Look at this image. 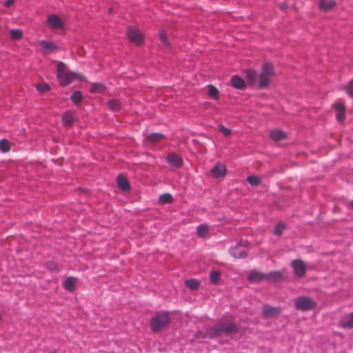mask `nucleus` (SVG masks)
Wrapping results in <instances>:
<instances>
[{
  "instance_id": "3",
  "label": "nucleus",
  "mask_w": 353,
  "mask_h": 353,
  "mask_svg": "<svg viewBox=\"0 0 353 353\" xmlns=\"http://www.w3.org/2000/svg\"><path fill=\"white\" fill-rule=\"evenodd\" d=\"M171 319L167 312H161L152 318L150 321L151 329L154 332H158L168 325Z\"/></svg>"
},
{
  "instance_id": "29",
  "label": "nucleus",
  "mask_w": 353,
  "mask_h": 353,
  "mask_svg": "<svg viewBox=\"0 0 353 353\" xmlns=\"http://www.w3.org/2000/svg\"><path fill=\"white\" fill-rule=\"evenodd\" d=\"M221 273L218 271H212L210 273V279L212 283H217L220 279Z\"/></svg>"
},
{
  "instance_id": "14",
  "label": "nucleus",
  "mask_w": 353,
  "mask_h": 353,
  "mask_svg": "<svg viewBox=\"0 0 353 353\" xmlns=\"http://www.w3.org/2000/svg\"><path fill=\"white\" fill-rule=\"evenodd\" d=\"M48 23L52 29L61 28L63 27V23L60 18L55 14H50L48 16Z\"/></svg>"
},
{
  "instance_id": "41",
  "label": "nucleus",
  "mask_w": 353,
  "mask_h": 353,
  "mask_svg": "<svg viewBox=\"0 0 353 353\" xmlns=\"http://www.w3.org/2000/svg\"><path fill=\"white\" fill-rule=\"evenodd\" d=\"M48 268L51 270V271H54V270H57V266L54 263H51L48 265Z\"/></svg>"
},
{
  "instance_id": "6",
  "label": "nucleus",
  "mask_w": 353,
  "mask_h": 353,
  "mask_svg": "<svg viewBox=\"0 0 353 353\" xmlns=\"http://www.w3.org/2000/svg\"><path fill=\"white\" fill-rule=\"evenodd\" d=\"M315 302L308 296H299L295 300V307L299 310H311L315 307Z\"/></svg>"
},
{
  "instance_id": "39",
  "label": "nucleus",
  "mask_w": 353,
  "mask_h": 353,
  "mask_svg": "<svg viewBox=\"0 0 353 353\" xmlns=\"http://www.w3.org/2000/svg\"><path fill=\"white\" fill-rule=\"evenodd\" d=\"M219 130L225 136H229L231 133V130L226 128L223 125H219Z\"/></svg>"
},
{
  "instance_id": "16",
  "label": "nucleus",
  "mask_w": 353,
  "mask_h": 353,
  "mask_svg": "<svg viewBox=\"0 0 353 353\" xmlns=\"http://www.w3.org/2000/svg\"><path fill=\"white\" fill-rule=\"evenodd\" d=\"M117 184L119 188L123 191L130 190V185L127 179L121 175H119L117 178Z\"/></svg>"
},
{
  "instance_id": "20",
  "label": "nucleus",
  "mask_w": 353,
  "mask_h": 353,
  "mask_svg": "<svg viewBox=\"0 0 353 353\" xmlns=\"http://www.w3.org/2000/svg\"><path fill=\"white\" fill-rule=\"evenodd\" d=\"M341 326L344 328L353 327V313H350L345 319L341 322Z\"/></svg>"
},
{
  "instance_id": "28",
  "label": "nucleus",
  "mask_w": 353,
  "mask_h": 353,
  "mask_svg": "<svg viewBox=\"0 0 353 353\" xmlns=\"http://www.w3.org/2000/svg\"><path fill=\"white\" fill-rule=\"evenodd\" d=\"M159 201L161 204L169 203L172 201V197L170 194H163L159 196Z\"/></svg>"
},
{
  "instance_id": "1",
  "label": "nucleus",
  "mask_w": 353,
  "mask_h": 353,
  "mask_svg": "<svg viewBox=\"0 0 353 353\" xmlns=\"http://www.w3.org/2000/svg\"><path fill=\"white\" fill-rule=\"evenodd\" d=\"M238 334H242L241 327L230 320H225L209 327L205 333L203 331H198L194 340H199L205 337L210 339L230 337L232 339L236 337Z\"/></svg>"
},
{
  "instance_id": "19",
  "label": "nucleus",
  "mask_w": 353,
  "mask_h": 353,
  "mask_svg": "<svg viewBox=\"0 0 353 353\" xmlns=\"http://www.w3.org/2000/svg\"><path fill=\"white\" fill-rule=\"evenodd\" d=\"M319 8L323 11H327L335 6V2L330 0H320Z\"/></svg>"
},
{
  "instance_id": "12",
  "label": "nucleus",
  "mask_w": 353,
  "mask_h": 353,
  "mask_svg": "<svg viewBox=\"0 0 353 353\" xmlns=\"http://www.w3.org/2000/svg\"><path fill=\"white\" fill-rule=\"evenodd\" d=\"M210 174L211 176L214 178L224 177L226 174V168L223 164L217 163L211 170Z\"/></svg>"
},
{
  "instance_id": "37",
  "label": "nucleus",
  "mask_w": 353,
  "mask_h": 353,
  "mask_svg": "<svg viewBox=\"0 0 353 353\" xmlns=\"http://www.w3.org/2000/svg\"><path fill=\"white\" fill-rule=\"evenodd\" d=\"M37 89L40 92H45L50 90V87L47 83L38 84Z\"/></svg>"
},
{
  "instance_id": "21",
  "label": "nucleus",
  "mask_w": 353,
  "mask_h": 353,
  "mask_svg": "<svg viewBox=\"0 0 353 353\" xmlns=\"http://www.w3.org/2000/svg\"><path fill=\"white\" fill-rule=\"evenodd\" d=\"M285 137L286 134L283 132L279 130H274L270 132V137L274 141L282 140L285 139Z\"/></svg>"
},
{
  "instance_id": "43",
  "label": "nucleus",
  "mask_w": 353,
  "mask_h": 353,
  "mask_svg": "<svg viewBox=\"0 0 353 353\" xmlns=\"http://www.w3.org/2000/svg\"><path fill=\"white\" fill-rule=\"evenodd\" d=\"M288 8V6L286 5V3H282L280 5V8L283 10H285V9H287Z\"/></svg>"
},
{
  "instance_id": "36",
  "label": "nucleus",
  "mask_w": 353,
  "mask_h": 353,
  "mask_svg": "<svg viewBox=\"0 0 353 353\" xmlns=\"http://www.w3.org/2000/svg\"><path fill=\"white\" fill-rule=\"evenodd\" d=\"M74 282L72 278H68L64 283V287L65 289L72 291L74 290Z\"/></svg>"
},
{
  "instance_id": "2",
  "label": "nucleus",
  "mask_w": 353,
  "mask_h": 353,
  "mask_svg": "<svg viewBox=\"0 0 353 353\" xmlns=\"http://www.w3.org/2000/svg\"><path fill=\"white\" fill-rule=\"evenodd\" d=\"M56 62L57 64V78L61 85H68L74 79H83V77L80 75L69 71L64 63L61 61Z\"/></svg>"
},
{
  "instance_id": "40",
  "label": "nucleus",
  "mask_w": 353,
  "mask_h": 353,
  "mask_svg": "<svg viewBox=\"0 0 353 353\" xmlns=\"http://www.w3.org/2000/svg\"><path fill=\"white\" fill-rule=\"evenodd\" d=\"M346 90L349 96L353 98V79L348 83Z\"/></svg>"
},
{
  "instance_id": "34",
  "label": "nucleus",
  "mask_w": 353,
  "mask_h": 353,
  "mask_svg": "<svg viewBox=\"0 0 353 353\" xmlns=\"http://www.w3.org/2000/svg\"><path fill=\"white\" fill-rule=\"evenodd\" d=\"M285 228V223H282V222H279L274 228V233L276 234V235H281L283 232V231L284 230V229Z\"/></svg>"
},
{
  "instance_id": "5",
  "label": "nucleus",
  "mask_w": 353,
  "mask_h": 353,
  "mask_svg": "<svg viewBox=\"0 0 353 353\" xmlns=\"http://www.w3.org/2000/svg\"><path fill=\"white\" fill-rule=\"evenodd\" d=\"M274 75L273 65L270 63H265L263 66V71L259 77V86L265 88L270 84V79Z\"/></svg>"
},
{
  "instance_id": "9",
  "label": "nucleus",
  "mask_w": 353,
  "mask_h": 353,
  "mask_svg": "<svg viewBox=\"0 0 353 353\" xmlns=\"http://www.w3.org/2000/svg\"><path fill=\"white\" fill-rule=\"evenodd\" d=\"M291 265L296 276L303 277L305 275L306 266L303 261L299 259L294 260L292 261Z\"/></svg>"
},
{
  "instance_id": "17",
  "label": "nucleus",
  "mask_w": 353,
  "mask_h": 353,
  "mask_svg": "<svg viewBox=\"0 0 353 353\" xmlns=\"http://www.w3.org/2000/svg\"><path fill=\"white\" fill-rule=\"evenodd\" d=\"M164 139V135L163 134L160 133H152L146 137V141L152 143H155L161 141L162 139Z\"/></svg>"
},
{
  "instance_id": "45",
  "label": "nucleus",
  "mask_w": 353,
  "mask_h": 353,
  "mask_svg": "<svg viewBox=\"0 0 353 353\" xmlns=\"http://www.w3.org/2000/svg\"><path fill=\"white\" fill-rule=\"evenodd\" d=\"M350 205L352 209H353V200L350 202Z\"/></svg>"
},
{
  "instance_id": "13",
  "label": "nucleus",
  "mask_w": 353,
  "mask_h": 353,
  "mask_svg": "<svg viewBox=\"0 0 353 353\" xmlns=\"http://www.w3.org/2000/svg\"><path fill=\"white\" fill-rule=\"evenodd\" d=\"M40 46L43 52L46 54L51 53L58 48V46L54 43L44 40L40 42Z\"/></svg>"
},
{
  "instance_id": "26",
  "label": "nucleus",
  "mask_w": 353,
  "mask_h": 353,
  "mask_svg": "<svg viewBox=\"0 0 353 353\" xmlns=\"http://www.w3.org/2000/svg\"><path fill=\"white\" fill-rule=\"evenodd\" d=\"M74 104L78 105L82 99V94L80 91H75L70 97Z\"/></svg>"
},
{
  "instance_id": "31",
  "label": "nucleus",
  "mask_w": 353,
  "mask_h": 353,
  "mask_svg": "<svg viewBox=\"0 0 353 353\" xmlns=\"http://www.w3.org/2000/svg\"><path fill=\"white\" fill-rule=\"evenodd\" d=\"M246 73L248 81L251 83H254L258 77L256 72L254 71L248 70Z\"/></svg>"
},
{
  "instance_id": "8",
  "label": "nucleus",
  "mask_w": 353,
  "mask_h": 353,
  "mask_svg": "<svg viewBox=\"0 0 353 353\" xmlns=\"http://www.w3.org/2000/svg\"><path fill=\"white\" fill-rule=\"evenodd\" d=\"M247 247L243 242H240L235 247H233L230 250V254L235 258H245L247 255Z\"/></svg>"
},
{
  "instance_id": "10",
  "label": "nucleus",
  "mask_w": 353,
  "mask_h": 353,
  "mask_svg": "<svg viewBox=\"0 0 353 353\" xmlns=\"http://www.w3.org/2000/svg\"><path fill=\"white\" fill-rule=\"evenodd\" d=\"M281 312V308L279 307H272L268 305L263 306V316L266 319L272 318L278 316Z\"/></svg>"
},
{
  "instance_id": "25",
  "label": "nucleus",
  "mask_w": 353,
  "mask_h": 353,
  "mask_svg": "<svg viewBox=\"0 0 353 353\" xmlns=\"http://www.w3.org/2000/svg\"><path fill=\"white\" fill-rule=\"evenodd\" d=\"M63 120L66 125H71L74 121L73 114L70 112H66L63 116Z\"/></svg>"
},
{
  "instance_id": "7",
  "label": "nucleus",
  "mask_w": 353,
  "mask_h": 353,
  "mask_svg": "<svg viewBox=\"0 0 353 353\" xmlns=\"http://www.w3.org/2000/svg\"><path fill=\"white\" fill-rule=\"evenodd\" d=\"M127 36L128 39L136 45L139 46L143 43V37L141 33L134 27H128Z\"/></svg>"
},
{
  "instance_id": "15",
  "label": "nucleus",
  "mask_w": 353,
  "mask_h": 353,
  "mask_svg": "<svg viewBox=\"0 0 353 353\" xmlns=\"http://www.w3.org/2000/svg\"><path fill=\"white\" fill-rule=\"evenodd\" d=\"M336 110L338 112L336 114V119L339 121H342L345 119V108L344 104L341 101H338L334 105Z\"/></svg>"
},
{
  "instance_id": "32",
  "label": "nucleus",
  "mask_w": 353,
  "mask_h": 353,
  "mask_svg": "<svg viewBox=\"0 0 353 353\" xmlns=\"http://www.w3.org/2000/svg\"><path fill=\"white\" fill-rule=\"evenodd\" d=\"M104 89V85L101 83H92L90 88V91L92 92H101Z\"/></svg>"
},
{
  "instance_id": "23",
  "label": "nucleus",
  "mask_w": 353,
  "mask_h": 353,
  "mask_svg": "<svg viewBox=\"0 0 353 353\" xmlns=\"http://www.w3.org/2000/svg\"><path fill=\"white\" fill-rule=\"evenodd\" d=\"M10 37L12 40H19L23 37V32L19 29H12L10 30Z\"/></svg>"
},
{
  "instance_id": "22",
  "label": "nucleus",
  "mask_w": 353,
  "mask_h": 353,
  "mask_svg": "<svg viewBox=\"0 0 353 353\" xmlns=\"http://www.w3.org/2000/svg\"><path fill=\"white\" fill-rule=\"evenodd\" d=\"M209 232V228L207 225L203 224L197 228V234L199 236L205 238L207 236Z\"/></svg>"
},
{
  "instance_id": "27",
  "label": "nucleus",
  "mask_w": 353,
  "mask_h": 353,
  "mask_svg": "<svg viewBox=\"0 0 353 353\" xmlns=\"http://www.w3.org/2000/svg\"><path fill=\"white\" fill-rule=\"evenodd\" d=\"M185 285L190 290H195L199 286V282L195 279H189L185 281Z\"/></svg>"
},
{
  "instance_id": "38",
  "label": "nucleus",
  "mask_w": 353,
  "mask_h": 353,
  "mask_svg": "<svg viewBox=\"0 0 353 353\" xmlns=\"http://www.w3.org/2000/svg\"><path fill=\"white\" fill-rule=\"evenodd\" d=\"M159 37H160V39L161 41L162 45L165 47H169L170 44L167 40L166 34H165V32H163V31L161 32Z\"/></svg>"
},
{
  "instance_id": "35",
  "label": "nucleus",
  "mask_w": 353,
  "mask_h": 353,
  "mask_svg": "<svg viewBox=\"0 0 353 353\" xmlns=\"http://www.w3.org/2000/svg\"><path fill=\"white\" fill-rule=\"evenodd\" d=\"M208 94L214 99H218V90L212 85H208Z\"/></svg>"
},
{
  "instance_id": "33",
  "label": "nucleus",
  "mask_w": 353,
  "mask_h": 353,
  "mask_svg": "<svg viewBox=\"0 0 353 353\" xmlns=\"http://www.w3.org/2000/svg\"><path fill=\"white\" fill-rule=\"evenodd\" d=\"M0 150L3 152H7L10 150V143L6 139H2L0 141Z\"/></svg>"
},
{
  "instance_id": "4",
  "label": "nucleus",
  "mask_w": 353,
  "mask_h": 353,
  "mask_svg": "<svg viewBox=\"0 0 353 353\" xmlns=\"http://www.w3.org/2000/svg\"><path fill=\"white\" fill-rule=\"evenodd\" d=\"M282 275L279 272H272L265 274L258 271H252L248 276V279L253 283H259L263 280L268 279L278 281L281 279Z\"/></svg>"
},
{
  "instance_id": "42",
  "label": "nucleus",
  "mask_w": 353,
  "mask_h": 353,
  "mask_svg": "<svg viewBox=\"0 0 353 353\" xmlns=\"http://www.w3.org/2000/svg\"><path fill=\"white\" fill-rule=\"evenodd\" d=\"M14 3V0H7L6 3H5V6L6 7H10L11 6L12 4Z\"/></svg>"
},
{
  "instance_id": "18",
  "label": "nucleus",
  "mask_w": 353,
  "mask_h": 353,
  "mask_svg": "<svg viewBox=\"0 0 353 353\" xmlns=\"http://www.w3.org/2000/svg\"><path fill=\"white\" fill-rule=\"evenodd\" d=\"M231 83L234 88L238 89H243L245 85L244 80L237 76H234L232 78Z\"/></svg>"
},
{
  "instance_id": "44",
  "label": "nucleus",
  "mask_w": 353,
  "mask_h": 353,
  "mask_svg": "<svg viewBox=\"0 0 353 353\" xmlns=\"http://www.w3.org/2000/svg\"><path fill=\"white\" fill-rule=\"evenodd\" d=\"M109 12H110V13L114 12V9L113 8H110L109 9Z\"/></svg>"
},
{
  "instance_id": "11",
  "label": "nucleus",
  "mask_w": 353,
  "mask_h": 353,
  "mask_svg": "<svg viewBox=\"0 0 353 353\" xmlns=\"http://www.w3.org/2000/svg\"><path fill=\"white\" fill-rule=\"evenodd\" d=\"M167 161L170 166L174 168L179 169L183 164V159L181 157L175 153H170L167 157Z\"/></svg>"
},
{
  "instance_id": "30",
  "label": "nucleus",
  "mask_w": 353,
  "mask_h": 353,
  "mask_svg": "<svg viewBox=\"0 0 353 353\" xmlns=\"http://www.w3.org/2000/svg\"><path fill=\"white\" fill-rule=\"evenodd\" d=\"M246 180L252 186H257L261 183V179L258 176H248Z\"/></svg>"
},
{
  "instance_id": "24",
  "label": "nucleus",
  "mask_w": 353,
  "mask_h": 353,
  "mask_svg": "<svg viewBox=\"0 0 353 353\" xmlns=\"http://www.w3.org/2000/svg\"><path fill=\"white\" fill-rule=\"evenodd\" d=\"M108 107L113 111H118L121 107V103L117 99H111L108 103Z\"/></svg>"
}]
</instances>
